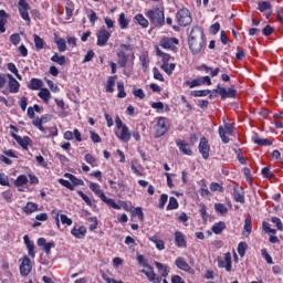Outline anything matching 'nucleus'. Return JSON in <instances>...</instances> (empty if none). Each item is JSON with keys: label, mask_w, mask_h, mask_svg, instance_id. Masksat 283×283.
Here are the masks:
<instances>
[{"label": "nucleus", "mask_w": 283, "mask_h": 283, "mask_svg": "<svg viewBox=\"0 0 283 283\" xmlns=\"http://www.w3.org/2000/svg\"><path fill=\"white\" fill-rule=\"evenodd\" d=\"M188 45L192 54H200L205 48V32L200 27H193L188 36Z\"/></svg>", "instance_id": "f257e3e1"}, {"label": "nucleus", "mask_w": 283, "mask_h": 283, "mask_svg": "<svg viewBox=\"0 0 283 283\" xmlns=\"http://www.w3.org/2000/svg\"><path fill=\"white\" fill-rule=\"evenodd\" d=\"M153 25H165V10L160 8L150 9L146 14Z\"/></svg>", "instance_id": "f03ea898"}, {"label": "nucleus", "mask_w": 283, "mask_h": 283, "mask_svg": "<svg viewBox=\"0 0 283 283\" xmlns=\"http://www.w3.org/2000/svg\"><path fill=\"white\" fill-rule=\"evenodd\" d=\"M155 138H160V136H165L169 129V119L160 117L155 125Z\"/></svg>", "instance_id": "7ed1b4c3"}, {"label": "nucleus", "mask_w": 283, "mask_h": 283, "mask_svg": "<svg viewBox=\"0 0 283 283\" xmlns=\"http://www.w3.org/2000/svg\"><path fill=\"white\" fill-rule=\"evenodd\" d=\"M177 20L179 25L184 27L191 25V22L193 21L189 9H180L177 13Z\"/></svg>", "instance_id": "20e7f679"}, {"label": "nucleus", "mask_w": 283, "mask_h": 283, "mask_svg": "<svg viewBox=\"0 0 283 283\" xmlns=\"http://www.w3.org/2000/svg\"><path fill=\"white\" fill-rule=\"evenodd\" d=\"M18 6L20 17L27 21V25H30V13H28L30 10V3H28L25 0H19Z\"/></svg>", "instance_id": "39448f33"}, {"label": "nucleus", "mask_w": 283, "mask_h": 283, "mask_svg": "<svg viewBox=\"0 0 283 283\" xmlns=\"http://www.w3.org/2000/svg\"><path fill=\"white\" fill-rule=\"evenodd\" d=\"M145 268H146L145 270H142V273H144V275L148 277L149 282H153V283L163 282V277L156 276V273L154 272V268H151V265L145 263Z\"/></svg>", "instance_id": "423d86ee"}, {"label": "nucleus", "mask_w": 283, "mask_h": 283, "mask_svg": "<svg viewBox=\"0 0 283 283\" xmlns=\"http://www.w3.org/2000/svg\"><path fill=\"white\" fill-rule=\"evenodd\" d=\"M96 36H97V45L105 46V45H107V42L109 41V38L112 36V33H109L105 29H101L99 31H97Z\"/></svg>", "instance_id": "0eeeda50"}, {"label": "nucleus", "mask_w": 283, "mask_h": 283, "mask_svg": "<svg viewBox=\"0 0 283 283\" xmlns=\"http://www.w3.org/2000/svg\"><path fill=\"white\" fill-rule=\"evenodd\" d=\"M31 271H32V261L30 260V258L24 256L20 265V273L25 277L30 275Z\"/></svg>", "instance_id": "6e6552de"}, {"label": "nucleus", "mask_w": 283, "mask_h": 283, "mask_svg": "<svg viewBox=\"0 0 283 283\" xmlns=\"http://www.w3.org/2000/svg\"><path fill=\"white\" fill-rule=\"evenodd\" d=\"M218 264L220 269H226V271L231 272V253L228 252L222 256L218 258Z\"/></svg>", "instance_id": "1a4fd4ad"}, {"label": "nucleus", "mask_w": 283, "mask_h": 283, "mask_svg": "<svg viewBox=\"0 0 283 283\" xmlns=\"http://www.w3.org/2000/svg\"><path fill=\"white\" fill-rule=\"evenodd\" d=\"M218 90L222 101H224V98H235V94H238L234 87H230L227 90L224 87H221L220 84L218 85Z\"/></svg>", "instance_id": "9d476101"}, {"label": "nucleus", "mask_w": 283, "mask_h": 283, "mask_svg": "<svg viewBox=\"0 0 283 283\" xmlns=\"http://www.w3.org/2000/svg\"><path fill=\"white\" fill-rule=\"evenodd\" d=\"M209 140L202 137L199 143V153L201 154L202 158H205V160L209 158Z\"/></svg>", "instance_id": "9b49d317"}, {"label": "nucleus", "mask_w": 283, "mask_h": 283, "mask_svg": "<svg viewBox=\"0 0 283 283\" xmlns=\"http://www.w3.org/2000/svg\"><path fill=\"white\" fill-rule=\"evenodd\" d=\"M178 43L179 41L176 38H164L160 41V45L164 50H174V45H178Z\"/></svg>", "instance_id": "f8f14e48"}, {"label": "nucleus", "mask_w": 283, "mask_h": 283, "mask_svg": "<svg viewBox=\"0 0 283 283\" xmlns=\"http://www.w3.org/2000/svg\"><path fill=\"white\" fill-rule=\"evenodd\" d=\"M115 134L117 138H119V140H122L123 143H129V139L132 138L129 127L127 126H123V128H120V132H116Z\"/></svg>", "instance_id": "ddd939ff"}, {"label": "nucleus", "mask_w": 283, "mask_h": 283, "mask_svg": "<svg viewBox=\"0 0 283 283\" xmlns=\"http://www.w3.org/2000/svg\"><path fill=\"white\" fill-rule=\"evenodd\" d=\"M7 77L9 80V90L11 94H18L21 84H19V81H17L12 74H7Z\"/></svg>", "instance_id": "4468645a"}, {"label": "nucleus", "mask_w": 283, "mask_h": 283, "mask_svg": "<svg viewBox=\"0 0 283 283\" xmlns=\"http://www.w3.org/2000/svg\"><path fill=\"white\" fill-rule=\"evenodd\" d=\"M12 138L18 143L20 147H23L24 149H28V146L30 143H32V139L30 137H21L17 134H11Z\"/></svg>", "instance_id": "2eb2a0df"}, {"label": "nucleus", "mask_w": 283, "mask_h": 283, "mask_svg": "<svg viewBox=\"0 0 283 283\" xmlns=\"http://www.w3.org/2000/svg\"><path fill=\"white\" fill-rule=\"evenodd\" d=\"M233 196H234L235 202H240L241 205H244V191H242V188L234 186Z\"/></svg>", "instance_id": "dca6fc26"}, {"label": "nucleus", "mask_w": 283, "mask_h": 283, "mask_svg": "<svg viewBox=\"0 0 283 283\" xmlns=\"http://www.w3.org/2000/svg\"><path fill=\"white\" fill-rule=\"evenodd\" d=\"M175 264L181 271H186V272L191 271V266L189 265V263H187V261H185V259L182 256L177 258L175 261Z\"/></svg>", "instance_id": "f3484780"}, {"label": "nucleus", "mask_w": 283, "mask_h": 283, "mask_svg": "<svg viewBox=\"0 0 283 283\" xmlns=\"http://www.w3.org/2000/svg\"><path fill=\"white\" fill-rule=\"evenodd\" d=\"M177 146L179 147V150L182 151L186 156H191V147H189V144H187L185 140H177Z\"/></svg>", "instance_id": "a211bd4d"}, {"label": "nucleus", "mask_w": 283, "mask_h": 283, "mask_svg": "<svg viewBox=\"0 0 283 283\" xmlns=\"http://www.w3.org/2000/svg\"><path fill=\"white\" fill-rule=\"evenodd\" d=\"M71 233L78 240H83V238H85V233H87V230L85 229V227H80L78 229L73 228Z\"/></svg>", "instance_id": "6ab92c4d"}, {"label": "nucleus", "mask_w": 283, "mask_h": 283, "mask_svg": "<svg viewBox=\"0 0 283 283\" xmlns=\"http://www.w3.org/2000/svg\"><path fill=\"white\" fill-rule=\"evenodd\" d=\"M55 43L57 45L59 52H65V50H67V42L65 41V39L55 35Z\"/></svg>", "instance_id": "aec40b11"}, {"label": "nucleus", "mask_w": 283, "mask_h": 283, "mask_svg": "<svg viewBox=\"0 0 283 283\" xmlns=\"http://www.w3.org/2000/svg\"><path fill=\"white\" fill-rule=\"evenodd\" d=\"M175 242L179 248L187 247V243L185 242V234H182V232H175Z\"/></svg>", "instance_id": "412c9836"}, {"label": "nucleus", "mask_w": 283, "mask_h": 283, "mask_svg": "<svg viewBox=\"0 0 283 283\" xmlns=\"http://www.w3.org/2000/svg\"><path fill=\"white\" fill-rule=\"evenodd\" d=\"M155 266L160 272L161 277H167V275H169V266H167L160 262H155Z\"/></svg>", "instance_id": "4be33fe9"}, {"label": "nucleus", "mask_w": 283, "mask_h": 283, "mask_svg": "<svg viewBox=\"0 0 283 283\" xmlns=\"http://www.w3.org/2000/svg\"><path fill=\"white\" fill-rule=\"evenodd\" d=\"M38 96H40L44 103H50V99L52 98V94L48 88H40Z\"/></svg>", "instance_id": "5701e85b"}, {"label": "nucleus", "mask_w": 283, "mask_h": 283, "mask_svg": "<svg viewBox=\"0 0 283 283\" xmlns=\"http://www.w3.org/2000/svg\"><path fill=\"white\" fill-rule=\"evenodd\" d=\"M254 143L260 147H269L273 145V140L259 138L258 135L254 136Z\"/></svg>", "instance_id": "b1692460"}, {"label": "nucleus", "mask_w": 283, "mask_h": 283, "mask_svg": "<svg viewBox=\"0 0 283 283\" xmlns=\"http://www.w3.org/2000/svg\"><path fill=\"white\" fill-rule=\"evenodd\" d=\"M90 189L93 190L95 192V196H98V198H101V200H102V198H104L105 192H103V190H101V186L98 184L91 182Z\"/></svg>", "instance_id": "393cba45"}, {"label": "nucleus", "mask_w": 283, "mask_h": 283, "mask_svg": "<svg viewBox=\"0 0 283 283\" xmlns=\"http://www.w3.org/2000/svg\"><path fill=\"white\" fill-rule=\"evenodd\" d=\"M149 240H150V242H154V244H156V249H158V251H164V249H165V241L160 240L156 235L150 237Z\"/></svg>", "instance_id": "a878e982"}, {"label": "nucleus", "mask_w": 283, "mask_h": 283, "mask_svg": "<svg viewBox=\"0 0 283 283\" xmlns=\"http://www.w3.org/2000/svg\"><path fill=\"white\" fill-rule=\"evenodd\" d=\"M116 78H118V76L114 75V76H109L106 83V92H109L112 94V92H114V85H116Z\"/></svg>", "instance_id": "bb28decb"}, {"label": "nucleus", "mask_w": 283, "mask_h": 283, "mask_svg": "<svg viewBox=\"0 0 283 283\" xmlns=\"http://www.w3.org/2000/svg\"><path fill=\"white\" fill-rule=\"evenodd\" d=\"M64 178H69V180H71L73 187H78V186L83 185V180L76 178V177H75L74 175H72V174H67V172H66V174L64 175Z\"/></svg>", "instance_id": "cd10ccee"}, {"label": "nucleus", "mask_w": 283, "mask_h": 283, "mask_svg": "<svg viewBox=\"0 0 283 283\" xmlns=\"http://www.w3.org/2000/svg\"><path fill=\"white\" fill-rule=\"evenodd\" d=\"M41 87H43V81H41L39 78L31 80V82L29 84L30 90H41Z\"/></svg>", "instance_id": "c85d7f7f"}, {"label": "nucleus", "mask_w": 283, "mask_h": 283, "mask_svg": "<svg viewBox=\"0 0 283 283\" xmlns=\"http://www.w3.org/2000/svg\"><path fill=\"white\" fill-rule=\"evenodd\" d=\"M39 209V206L34 202H28L27 206L23 208L24 213H34Z\"/></svg>", "instance_id": "c756f323"}, {"label": "nucleus", "mask_w": 283, "mask_h": 283, "mask_svg": "<svg viewBox=\"0 0 283 283\" xmlns=\"http://www.w3.org/2000/svg\"><path fill=\"white\" fill-rule=\"evenodd\" d=\"M224 229H227V226L224 224V222L220 221L218 223H216L212 227V231L216 233V235H220L221 231H224Z\"/></svg>", "instance_id": "7c9ffc66"}, {"label": "nucleus", "mask_w": 283, "mask_h": 283, "mask_svg": "<svg viewBox=\"0 0 283 283\" xmlns=\"http://www.w3.org/2000/svg\"><path fill=\"white\" fill-rule=\"evenodd\" d=\"M135 20L139 25H142V28H147L149 25V21L145 19L143 14L135 15Z\"/></svg>", "instance_id": "2f4dec72"}, {"label": "nucleus", "mask_w": 283, "mask_h": 283, "mask_svg": "<svg viewBox=\"0 0 283 283\" xmlns=\"http://www.w3.org/2000/svg\"><path fill=\"white\" fill-rule=\"evenodd\" d=\"M118 23H119V28L122 30H125L127 28V25H129V20H127V18H125V13L119 14Z\"/></svg>", "instance_id": "473e14b6"}, {"label": "nucleus", "mask_w": 283, "mask_h": 283, "mask_svg": "<svg viewBox=\"0 0 283 283\" xmlns=\"http://www.w3.org/2000/svg\"><path fill=\"white\" fill-rule=\"evenodd\" d=\"M271 8L272 6L269 1H261L258 3V10H260V12H266V10H271Z\"/></svg>", "instance_id": "72a5a7b5"}, {"label": "nucleus", "mask_w": 283, "mask_h": 283, "mask_svg": "<svg viewBox=\"0 0 283 283\" xmlns=\"http://www.w3.org/2000/svg\"><path fill=\"white\" fill-rule=\"evenodd\" d=\"M51 61L53 63H57V65H65V55L59 56V53H55L52 57Z\"/></svg>", "instance_id": "f704fd0d"}, {"label": "nucleus", "mask_w": 283, "mask_h": 283, "mask_svg": "<svg viewBox=\"0 0 283 283\" xmlns=\"http://www.w3.org/2000/svg\"><path fill=\"white\" fill-rule=\"evenodd\" d=\"M102 200L105 202V205H108V207H112V209H120V206L114 201V199L107 198L105 195L102 197Z\"/></svg>", "instance_id": "c9c22d12"}, {"label": "nucleus", "mask_w": 283, "mask_h": 283, "mask_svg": "<svg viewBox=\"0 0 283 283\" xmlns=\"http://www.w3.org/2000/svg\"><path fill=\"white\" fill-rule=\"evenodd\" d=\"M117 90H118V98H125L127 93H125V84L123 82H117Z\"/></svg>", "instance_id": "e433bc0d"}, {"label": "nucleus", "mask_w": 283, "mask_h": 283, "mask_svg": "<svg viewBox=\"0 0 283 283\" xmlns=\"http://www.w3.org/2000/svg\"><path fill=\"white\" fill-rule=\"evenodd\" d=\"M14 185L15 187H23V185H28V177L24 175L19 176Z\"/></svg>", "instance_id": "4c0bfd02"}, {"label": "nucleus", "mask_w": 283, "mask_h": 283, "mask_svg": "<svg viewBox=\"0 0 283 283\" xmlns=\"http://www.w3.org/2000/svg\"><path fill=\"white\" fill-rule=\"evenodd\" d=\"M214 209L222 216H224L226 213H229V209L227 208L226 205H222V203H216Z\"/></svg>", "instance_id": "58836bf2"}, {"label": "nucleus", "mask_w": 283, "mask_h": 283, "mask_svg": "<svg viewBox=\"0 0 283 283\" xmlns=\"http://www.w3.org/2000/svg\"><path fill=\"white\" fill-rule=\"evenodd\" d=\"M161 70L164 72H166V74H171V72H174V70H176V64L175 63H170V64H163L161 65Z\"/></svg>", "instance_id": "ea45409f"}, {"label": "nucleus", "mask_w": 283, "mask_h": 283, "mask_svg": "<svg viewBox=\"0 0 283 283\" xmlns=\"http://www.w3.org/2000/svg\"><path fill=\"white\" fill-rule=\"evenodd\" d=\"M33 39L36 50H43V39L36 34L33 35Z\"/></svg>", "instance_id": "a19ab883"}, {"label": "nucleus", "mask_w": 283, "mask_h": 283, "mask_svg": "<svg viewBox=\"0 0 283 283\" xmlns=\"http://www.w3.org/2000/svg\"><path fill=\"white\" fill-rule=\"evenodd\" d=\"M271 222H272L273 224H275L277 231H283V224H282V220H280V218H277V217H272V218H271Z\"/></svg>", "instance_id": "79ce46f5"}, {"label": "nucleus", "mask_w": 283, "mask_h": 283, "mask_svg": "<svg viewBox=\"0 0 283 283\" xmlns=\"http://www.w3.org/2000/svg\"><path fill=\"white\" fill-rule=\"evenodd\" d=\"M186 85H188L190 88L198 87V86L202 85V80L199 77V78L193 80L192 82L187 81Z\"/></svg>", "instance_id": "37998d69"}, {"label": "nucleus", "mask_w": 283, "mask_h": 283, "mask_svg": "<svg viewBox=\"0 0 283 283\" xmlns=\"http://www.w3.org/2000/svg\"><path fill=\"white\" fill-rule=\"evenodd\" d=\"M178 207V200L175 197H170L169 203L167 206L168 211H171Z\"/></svg>", "instance_id": "c03bdc74"}, {"label": "nucleus", "mask_w": 283, "mask_h": 283, "mask_svg": "<svg viewBox=\"0 0 283 283\" xmlns=\"http://www.w3.org/2000/svg\"><path fill=\"white\" fill-rule=\"evenodd\" d=\"M227 132H224V129H222V126L219 127V136L222 140V143H224L226 145L229 144V137H227Z\"/></svg>", "instance_id": "a18cd8bd"}, {"label": "nucleus", "mask_w": 283, "mask_h": 283, "mask_svg": "<svg viewBox=\"0 0 283 283\" xmlns=\"http://www.w3.org/2000/svg\"><path fill=\"white\" fill-rule=\"evenodd\" d=\"M238 253L241 258H244V254L247 253V243H244V242L239 243Z\"/></svg>", "instance_id": "49530a36"}, {"label": "nucleus", "mask_w": 283, "mask_h": 283, "mask_svg": "<svg viewBox=\"0 0 283 283\" xmlns=\"http://www.w3.org/2000/svg\"><path fill=\"white\" fill-rule=\"evenodd\" d=\"M208 94H211V91H210V90L193 91V92L191 93V95L195 96V97L208 96Z\"/></svg>", "instance_id": "de8ad7c7"}, {"label": "nucleus", "mask_w": 283, "mask_h": 283, "mask_svg": "<svg viewBox=\"0 0 283 283\" xmlns=\"http://www.w3.org/2000/svg\"><path fill=\"white\" fill-rule=\"evenodd\" d=\"M251 229H252L251 218H247L245 219V223H244V231H243V233H247V235H251Z\"/></svg>", "instance_id": "09e8293b"}, {"label": "nucleus", "mask_w": 283, "mask_h": 283, "mask_svg": "<svg viewBox=\"0 0 283 283\" xmlns=\"http://www.w3.org/2000/svg\"><path fill=\"white\" fill-rule=\"evenodd\" d=\"M118 59V65L120 67H125L127 65V55H125L124 53H119Z\"/></svg>", "instance_id": "8fccbe9b"}, {"label": "nucleus", "mask_w": 283, "mask_h": 283, "mask_svg": "<svg viewBox=\"0 0 283 283\" xmlns=\"http://www.w3.org/2000/svg\"><path fill=\"white\" fill-rule=\"evenodd\" d=\"M59 182H60V185H62V187H66V189L74 191V185H72V182H70L65 179H59Z\"/></svg>", "instance_id": "3c124183"}, {"label": "nucleus", "mask_w": 283, "mask_h": 283, "mask_svg": "<svg viewBox=\"0 0 283 283\" xmlns=\"http://www.w3.org/2000/svg\"><path fill=\"white\" fill-rule=\"evenodd\" d=\"M167 200H169V196H167L166 193L160 196L159 209H165V205H167Z\"/></svg>", "instance_id": "603ef678"}, {"label": "nucleus", "mask_w": 283, "mask_h": 283, "mask_svg": "<svg viewBox=\"0 0 283 283\" xmlns=\"http://www.w3.org/2000/svg\"><path fill=\"white\" fill-rule=\"evenodd\" d=\"M10 41L13 45H19V43H21V35H19V33H14L10 36Z\"/></svg>", "instance_id": "864d4df0"}, {"label": "nucleus", "mask_w": 283, "mask_h": 283, "mask_svg": "<svg viewBox=\"0 0 283 283\" xmlns=\"http://www.w3.org/2000/svg\"><path fill=\"white\" fill-rule=\"evenodd\" d=\"M0 185H2V187H10V181L6 174H0Z\"/></svg>", "instance_id": "5fc2aeb1"}, {"label": "nucleus", "mask_w": 283, "mask_h": 283, "mask_svg": "<svg viewBox=\"0 0 283 283\" xmlns=\"http://www.w3.org/2000/svg\"><path fill=\"white\" fill-rule=\"evenodd\" d=\"M77 193L82 198V200H84V202H86V205L88 207H92V199H90V197H87V195H84V192L81 190H78Z\"/></svg>", "instance_id": "6e6d98bb"}, {"label": "nucleus", "mask_w": 283, "mask_h": 283, "mask_svg": "<svg viewBox=\"0 0 283 283\" xmlns=\"http://www.w3.org/2000/svg\"><path fill=\"white\" fill-rule=\"evenodd\" d=\"M60 220L62 222V224H67V227H72V219L69 218L65 214H60Z\"/></svg>", "instance_id": "4d7b16f0"}, {"label": "nucleus", "mask_w": 283, "mask_h": 283, "mask_svg": "<svg viewBox=\"0 0 283 283\" xmlns=\"http://www.w3.org/2000/svg\"><path fill=\"white\" fill-rule=\"evenodd\" d=\"M201 189H200V196H202L205 198V196H209V189H207V184L205 182V180H201Z\"/></svg>", "instance_id": "13d9d810"}, {"label": "nucleus", "mask_w": 283, "mask_h": 283, "mask_svg": "<svg viewBox=\"0 0 283 283\" xmlns=\"http://www.w3.org/2000/svg\"><path fill=\"white\" fill-rule=\"evenodd\" d=\"M52 249H54V242H49L43 245L42 251H44V253H46V255H50V251Z\"/></svg>", "instance_id": "bf43d9fd"}, {"label": "nucleus", "mask_w": 283, "mask_h": 283, "mask_svg": "<svg viewBox=\"0 0 283 283\" xmlns=\"http://www.w3.org/2000/svg\"><path fill=\"white\" fill-rule=\"evenodd\" d=\"M74 14V8L72 7V2L66 3V15L69 19H72V15Z\"/></svg>", "instance_id": "052dcab7"}, {"label": "nucleus", "mask_w": 283, "mask_h": 283, "mask_svg": "<svg viewBox=\"0 0 283 283\" xmlns=\"http://www.w3.org/2000/svg\"><path fill=\"white\" fill-rule=\"evenodd\" d=\"M85 160L88 165H92V167H94L96 163V158H94V156H92L91 154L85 155Z\"/></svg>", "instance_id": "680f3d73"}, {"label": "nucleus", "mask_w": 283, "mask_h": 283, "mask_svg": "<svg viewBox=\"0 0 283 283\" xmlns=\"http://www.w3.org/2000/svg\"><path fill=\"white\" fill-rule=\"evenodd\" d=\"M211 34H218L220 32V23L216 22L210 27Z\"/></svg>", "instance_id": "e2e57ef3"}, {"label": "nucleus", "mask_w": 283, "mask_h": 283, "mask_svg": "<svg viewBox=\"0 0 283 283\" xmlns=\"http://www.w3.org/2000/svg\"><path fill=\"white\" fill-rule=\"evenodd\" d=\"M133 94L136 98H145V92L142 88L135 90Z\"/></svg>", "instance_id": "0e129e2a"}, {"label": "nucleus", "mask_w": 283, "mask_h": 283, "mask_svg": "<svg viewBox=\"0 0 283 283\" xmlns=\"http://www.w3.org/2000/svg\"><path fill=\"white\" fill-rule=\"evenodd\" d=\"M222 129L228 134H233V124L227 123L222 126Z\"/></svg>", "instance_id": "69168bd1"}, {"label": "nucleus", "mask_w": 283, "mask_h": 283, "mask_svg": "<svg viewBox=\"0 0 283 283\" xmlns=\"http://www.w3.org/2000/svg\"><path fill=\"white\" fill-rule=\"evenodd\" d=\"M94 59V51H88L83 60V63H90Z\"/></svg>", "instance_id": "338daca9"}, {"label": "nucleus", "mask_w": 283, "mask_h": 283, "mask_svg": "<svg viewBox=\"0 0 283 283\" xmlns=\"http://www.w3.org/2000/svg\"><path fill=\"white\" fill-rule=\"evenodd\" d=\"M171 283H185V281H182V277H180V275H174L171 277Z\"/></svg>", "instance_id": "774afa93"}]
</instances>
